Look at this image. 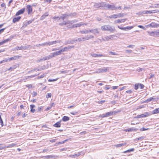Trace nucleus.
I'll list each match as a JSON object with an SVG mask.
<instances>
[{"mask_svg": "<svg viewBox=\"0 0 159 159\" xmlns=\"http://www.w3.org/2000/svg\"><path fill=\"white\" fill-rule=\"evenodd\" d=\"M155 99V98H153L152 97L150 98H149L147 100H146V102H149L151 101L153 99Z\"/></svg>", "mask_w": 159, "mask_h": 159, "instance_id": "obj_30", "label": "nucleus"}, {"mask_svg": "<svg viewBox=\"0 0 159 159\" xmlns=\"http://www.w3.org/2000/svg\"><path fill=\"white\" fill-rule=\"evenodd\" d=\"M159 113V108H157L152 111V114H154Z\"/></svg>", "mask_w": 159, "mask_h": 159, "instance_id": "obj_20", "label": "nucleus"}, {"mask_svg": "<svg viewBox=\"0 0 159 159\" xmlns=\"http://www.w3.org/2000/svg\"><path fill=\"white\" fill-rule=\"evenodd\" d=\"M107 7L109 9H111V10H116V9H119L120 10L121 9V7H116L114 5H111L110 4H108L107 5Z\"/></svg>", "mask_w": 159, "mask_h": 159, "instance_id": "obj_5", "label": "nucleus"}, {"mask_svg": "<svg viewBox=\"0 0 159 159\" xmlns=\"http://www.w3.org/2000/svg\"><path fill=\"white\" fill-rule=\"evenodd\" d=\"M112 38V36L110 35L108 36H107L105 37V39L107 40H109L111 39Z\"/></svg>", "mask_w": 159, "mask_h": 159, "instance_id": "obj_32", "label": "nucleus"}, {"mask_svg": "<svg viewBox=\"0 0 159 159\" xmlns=\"http://www.w3.org/2000/svg\"><path fill=\"white\" fill-rule=\"evenodd\" d=\"M105 100H102V101H100L99 102V104H102V103L104 102H105Z\"/></svg>", "mask_w": 159, "mask_h": 159, "instance_id": "obj_57", "label": "nucleus"}, {"mask_svg": "<svg viewBox=\"0 0 159 159\" xmlns=\"http://www.w3.org/2000/svg\"><path fill=\"white\" fill-rule=\"evenodd\" d=\"M118 88V86H114L112 87V89H117Z\"/></svg>", "mask_w": 159, "mask_h": 159, "instance_id": "obj_54", "label": "nucleus"}, {"mask_svg": "<svg viewBox=\"0 0 159 159\" xmlns=\"http://www.w3.org/2000/svg\"><path fill=\"white\" fill-rule=\"evenodd\" d=\"M139 84L138 85H139V86L140 87V89H143L144 86V85L143 84H140V83H139Z\"/></svg>", "mask_w": 159, "mask_h": 159, "instance_id": "obj_42", "label": "nucleus"}, {"mask_svg": "<svg viewBox=\"0 0 159 159\" xmlns=\"http://www.w3.org/2000/svg\"><path fill=\"white\" fill-rule=\"evenodd\" d=\"M45 44H46L47 45H52V42H48V43H45Z\"/></svg>", "mask_w": 159, "mask_h": 159, "instance_id": "obj_52", "label": "nucleus"}, {"mask_svg": "<svg viewBox=\"0 0 159 159\" xmlns=\"http://www.w3.org/2000/svg\"><path fill=\"white\" fill-rule=\"evenodd\" d=\"M26 9L28 11V14L31 13L33 11V9L32 6L30 5H27L26 6Z\"/></svg>", "mask_w": 159, "mask_h": 159, "instance_id": "obj_7", "label": "nucleus"}, {"mask_svg": "<svg viewBox=\"0 0 159 159\" xmlns=\"http://www.w3.org/2000/svg\"><path fill=\"white\" fill-rule=\"evenodd\" d=\"M132 91L131 90H127L126 91V92L128 93H132Z\"/></svg>", "mask_w": 159, "mask_h": 159, "instance_id": "obj_48", "label": "nucleus"}, {"mask_svg": "<svg viewBox=\"0 0 159 159\" xmlns=\"http://www.w3.org/2000/svg\"><path fill=\"white\" fill-rule=\"evenodd\" d=\"M133 130V129H131V128H130V129H126V131H128V132H129V131H132Z\"/></svg>", "mask_w": 159, "mask_h": 159, "instance_id": "obj_50", "label": "nucleus"}, {"mask_svg": "<svg viewBox=\"0 0 159 159\" xmlns=\"http://www.w3.org/2000/svg\"><path fill=\"white\" fill-rule=\"evenodd\" d=\"M53 126L56 127H60L61 126V121H58L54 124Z\"/></svg>", "mask_w": 159, "mask_h": 159, "instance_id": "obj_19", "label": "nucleus"}, {"mask_svg": "<svg viewBox=\"0 0 159 159\" xmlns=\"http://www.w3.org/2000/svg\"><path fill=\"white\" fill-rule=\"evenodd\" d=\"M118 27L120 29L124 30H125L127 29L128 30H130L131 29H132L133 28V26H128L127 27H125V28L123 27H120L119 26H118Z\"/></svg>", "mask_w": 159, "mask_h": 159, "instance_id": "obj_11", "label": "nucleus"}, {"mask_svg": "<svg viewBox=\"0 0 159 159\" xmlns=\"http://www.w3.org/2000/svg\"><path fill=\"white\" fill-rule=\"evenodd\" d=\"M21 57L20 56H16L14 57L10 58L8 59L9 61H11L12 60H15Z\"/></svg>", "mask_w": 159, "mask_h": 159, "instance_id": "obj_12", "label": "nucleus"}, {"mask_svg": "<svg viewBox=\"0 0 159 159\" xmlns=\"http://www.w3.org/2000/svg\"><path fill=\"white\" fill-rule=\"evenodd\" d=\"M139 84V83L135 84L134 86V89L135 90H137L139 89V85H138Z\"/></svg>", "mask_w": 159, "mask_h": 159, "instance_id": "obj_36", "label": "nucleus"}, {"mask_svg": "<svg viewBox=\"0 0 159 159\" xmlns=\"http://www.w3.org/2000/svg\"><path fill=\"white\" fill-rule=\"evenodd\" d=\"M126 144V143L118 144L116 145L117 147H120Z\"/></svg>", "mask_w": 159, "mask_h": 159, "instance_id": "obj_27", "label": "nucleus"}, {"mask_svg": "<svg viewBox=\"0 0 159 159\" xmlns=\"http://www.w3.org/2000/svg\"><path fill=\"white\" fill-rule=\"evenodd\" d=\"M0 123L2 127L3 126V125H4L3 122V120L1 116L0 115Z\"/></svg>", "mask_w": 159, "mask_h": 159, "instance_id": "obj_31", "label": "nucleus"}, {"mask_svg": "<svg viewBox=\"0 0 159 159\" xmlns=\"http://www.w3.org/2000/svg\"><path fill=\"white\" fill-rule=\"evenodd\" d=\"M44 68L42 67H39V68L36 69L35 70L37 71H41L44 70Z\"/></svg>", "mask_w": 159, "mask_h": 159, "instance_id": "obj_43", "label": "nucleus"}, {"mask_svg": "<svg viewBox=\"0 0 159 159\" xmlns=\"http://www.w3.org/2000/svg\"><path fill=\"white\" fill-rule=\"evenodd\" d=\"M77 112H70V114H71L74 115H75L76 114H77Z\"/></svg>", "mask_w": 159, "mask_h": 159, "instance_id": "obj_62", "label": "nucleus"}, {"mask_svg": "<svg viewBox=\"0 0 159 159\" xmlns=\"http://www.w3.org/2000/svg\"><path fill=\"white\" fill-rule=\"evenodd\" d=\"M101 30L103 31H110L111 32H113L114 31V29L108 25H104L101 27Z\"/></svg>", "mask_w": 159, "mask_h": 159, "instance_id": "obj_2", "label": "nucleus"}, {"mask_svg": "<svg viewBox=\"0 0 159 159\" xmlns=\"http://www.w3.org/2000/svg\"><path fill=\"white\" fill-rule=\"evenodd\" d=\"M126 20L125 19H121V20L118 19L116 21L117 23H120L121 22H124Z\"/></svg>", "mask_w": 159, "mask_h": 159, "instance_id": "obj_24", "label": "nucleus"}, {"mask_svg": "<svg viewBox=\"0 0 159 159\" xmlns=\"http://www.w3.org/2000/svg\"><path fill=\"white\" fill-rule=\"evenodd\" d=\"M125 52L127 53H130L132 52V51L131 50H126Z\"/></svg>", "mask_w": 159, "mask_h": 159, "instance_id": "obj_49", "label": "nucleus"}, {"mask_svg": "<svg viewBox=\"0 0 159 159\" xmlns=\"http://www.w3.org/2000/svg\"><path fill=\"white\" fill-rule=\"evenodd\" d=\"M148 34L151 36H156V31L152 32L147 31Z\"/></svg>", "mask_w": 159, "mask_h": 159, "instance_id": "obj_15", "label": "nucleus"}, {"mask_svg": "<svg viewBox=\"0 0 159 159\" xmlns=\"http://www.w3.org/2000/svg\"><path fill=\"white\" fill-rule=\"evenodd\" d=\"M32 21H33L32 20H30L28 21V22H27L28 24H29L31 23L32 22Z\"/></svg>", "mask_w": 159, "mask_h": 159, "instance_id": "obj_61", "label": "nucleus"}, {"mask_svg": "<svg viewBox=\"0 0 159 159\" xmlns=\"http://www.w3.org/2000/svg\"><path fill=\"white\" fill-rule=\"evenodd\" d=\"M144 114V117L148 116L150 115L149 113L148 112H145Z\"/></svg>", "mask_w": 159, "mask_h": 159, "instance_id": "obj_39", "label": "nucleus"}, {"mask_svg": "<svg viewBox=\"0 0 159 159\" xmlns=\"http://www.w3.org/2000/svg\"><path fill=\"white\" fill-rule=\"evenodd\" d=\"M148 26H150L153 28L157 27H159V25L157 24L154 23H152L150 25H148Z\"/></svg>", "mask_w": 159, "mask_h": 159, "instance_id": "obj_14", "label": "nucleus"}, {"mask_svg": "<svg viewBox=\"0 0 159 159\" xmlns=\"http://www.w3.org/2000/svg\"><path fill=\"white\" fill-rule=\"evenodd\" d=\"M56 141V139H53L50 140V142L52 143L55 142Z\"/></svg>", "mask_w": 159, "mask_h": 159, "instance_id": "obj_60", "label": "nucleus"}, {"mask_svg": "<svg viewBox=\"0 0 159 159\" xmlns=\"http://www.w3.org/2000/svg\"><path fill=\"white\" fill-rule=\"evenodd\" d=\"M16 144L15 143H12L11 144L7 146V147H5V148H12L13 147H14L16 145Z\"/></svg>", "mask_w": 159, "mask_h": 159, "instance_id": "obj_28", "label": "nucleus"}, {"mask_svg": "<svg viewBox=\"0 0 159 159\" xmlns=\"http://www.w3.org/2000/svg\"><path fill=\"white\" fill-rule=\"evenodd\" d=\"M144 13L147 14H152L153 13H157L158 12V11L157 10H154L152 11H144Z\"/></svg>", "mask_w": 159, "mask_h": 159, "instance_id": "obj_9", "label": "nucleus"}, {"mask_svg": "<svg viewBox=\"0 0 159 159\" xmlns=\"http://www.w3.org/2000/svg\"><path fill=\"white\" fill-rule=\"evenodd\" d=\"M0 7V11L1 10L2 8L5 10L6 8V5L5 3L3 2L2 3Z\"/></svg>", "mask_w": 159, "mask_h": 159, "instance_id": "obj_21", "label": "nucleus"}, {"mask_svg": "<svg viewBox=\"0 0 159 159\" xmlns=\"http://www.w3.org/2000/svg\"><path fill=\"white\" fill-rule=\"evenodd\" d=\"M21 18V16H18L16 17H14L12 20V22L13 23H15L16 22L19 21Z\"/></svg>", "mask_w": 159, "mask_h": 159, "instance_id": "obj_10", "label": "nucleus"}, {"mask_svg": "<svg viewBox=\"0 0 159 159\" xmlns=\"http://www.w3.org/2000/svg\"><path fill=\"white\" fill-rule=\"evenodd\" d=\"M44 157L48 159V158H52V157L51 156L48 155V156H45Z\"/></svg>", "mask_w": 159, "mask_h": 159, "instance_id": "obj_44", "label": "nucleus"}, {"mask_svg": "<svg viewBox=\"0 0 159 159\" xmlns=\"http://www.w3.org/2000/svg\"><path fill=\"white\" fill-rule=\"evenodd\" d=\"M120 111V110H119V111H111V112H112V115H115L116 114L118 113V112H119Z\"/></svg>", "mask_w": 159, "mask_h": 159, "instance_id": "obj_37", "label": "nucleus"}, {"mask_svg": "<svg viewBox=\"0 0 159 159\" xmlns=\"http://www.w3.org/2000/svg\"><path fill=\"white\" fill-rule=\"evenodd\" d=\"M52 56H48L47 57H45V58L44 57H43V59L44 60H46L47 59H49L52 57H55L56 56H57V55H60L58 52V51H57V52H56L53 53H52Z\"/></svg>", "mask_w": 159, "mask_h": 159, "instance_id": "obj_4", "label": "nucleus"}, {"mask_svg": "<svg viewBox=\"0 0 159 159\" xmlns=\"http://www.w3.org/2000/svg\"><path fill=\"white\" fill-rule=\"evenodd\" d=\"M111 111L107 112L105 114L102 115V117H106L109 116H110L112 115Z\"/></svg>", "mask_w": 159, "mask_h": 159, "instance_id": "obj_16", "label": "nucleus"}, {"mask_svg": "<svg viewBox=\"0 0 159 159\" xmlns=\"http://www.w3.org/2000/svg\"><path fill=\"white\" fill-rule=\"evenodd\" d=\"M25 11V8H23L19 10L16 13L15 16H18L20 15L23 14Z\"/></svg>", "mask_w": 159, "mask_h": 159, "instance_id": "obj_6", "label": "nucleus"}, {"mask_svg": "<svg viewBox=\"0 0 159 159\" xmlns=\"http://www.w3.org/2000/svg\"><path fill=\"white\" fill-rule=\"evenodd\" d=\"M58 43V42L57 41H52V45L53 44H56L57 43Z\"/></svg>", "mask_w": 159, "mask_h": 159, "instance_id": "obj_55", "label": "nucleus"}, {"mask_svg": "<svg viewBox=\"0 0 159 159\" xmlns=\"http://www.w3.org/2000/svg\"><path fill=\"white\" fill-rule=\"evenodd\" d=\"M58 79V78H56V79H49L48 80V81L49 82H52V81H57Z\"/></svg>", "mask_w": 159, "mask_h": 159, "instance_id": "obj_38", "label": "nucleus"}, {"mask_svg": "<svg viewBox=\"0 0 159 159\" xmlns=\"http://www.w3.org/2000/svg\"><path fill=\"white\" fill-rule=\"evenodd\" d=\"M66 141V140H64V141H63L62 142H59L58 143V144H62L64 143Z\"/></svg>", "mask_w": 159, "mask_h": 159, "instance_id": "obj_46", "label": "nucleus"}, {"mask_svg": "<svg viewBox=\"0 0 159 159\" xmlns=\"http://www.w3.org/2000/svg\"><path fill=\"white\" fill-rule=\"evenodd\" d=\"M89 32H91V31L90 30L89 31H88V30H83V31H81V33H82V34H86V33H88Z\"/></svg>", "mask_w": 159, "mask_h": 159, "instance_id": "obj_33", "label": "nucleus"}, {"mask_svg": "<svg viewBox=\"0 0 159 159\" xmlns=\"http://www.w3.org/2000/svg\"><path fill=\"white\" fill-rule=\"evenodd\" d=\"M74 47V46H69L68 47H65L62 49H61V50L62 51V52H67L68 51L69 49H70L71 48H73Z\"/></svg>", "mask_w": 159, "mask_h": 159, "instance_id": "obj_8", "label": "nucleus"}, {"mask_svg": "<svg viewBox=\"0 0 159 159\" xmlns=\"http://www.w3.org/2000/svg\"><path fill=\"white\" fill-rule=\"evenodd\" d=\"M156 36H159V31H156Z\"/></svg>", "mask_w": 159, "mask_h": 159, "instance_id": "obj_53", "label": "nucleus"}, {"mask_svg": "<svg viewBox=\"0 0 159 159\" xmlns=\"http://www.w3.org/2000/svg\"><path fill=\"white\" fill-rule=\"evenodd\" d=\"M4 25V24H2L0 25V28H1ZM5 28H3L0 30V34H1L2 32H3L5 30Z\"/></svg>", "mask_w": 159, "mask_h": 159, "instance_id": "obj_26", "label": "nucleus"}, {"mask_svg": "<svg viewBox=\"0 0 159 159\" xmlns=\"http://www.w3.org/2000/svg\"><path fill=\"white\" fill-rule=\"evenodd\" d=\"M30 107L31 108L30 111L33 113H34L35 111V109H34L35 107V105L32 104L30 105Z\"/></svg>", "mask_w": 159, "mask_h": 159, "instance_id": "obj_18", "label": "nucleus"}, {"mask_svg": "<svg viewBox=\"0 0 159 159\" xmlns=\"http://www.w3.org/2000/svg\"><path fill=\"white\" fill-rule=\"evenodd\" d=\"M52 94L51 93H48L46 96V98H50Z\"/></svg>", "mask_w": 159, "mask_h": 159, "instance_id": "obj_41", "label": "nucleus"}, {"mask_svg": "<svg viewBox=\"0 0 159 159\" xmlns=\"http://www.w3.org/2000/svg\"><path fill=\"white\" fill-rule=\"evenodd\" d=\"M48 13H45V14H44V15L42 16V18L43 17V18H44L45 17L48 16Z\"/></svg>", "mask_w": 159, "mask_h": 159, "instance_id": "obj_45", "label": "nucleus"}, {"mask_svg": "<svg viewBox=\"0 0 159 159\" xmlns=\"http://www.w3.org/2000/svg\"><path fill=\"white\" fill-rule=\"evenodd\" d=\"M91 56L94 57H104V55H103L102 54H93L91 55Z\"/></svg>", "mask_w": 159, "mask_h": 159, "instance_id": "obj_13", "label": "nucleus"}, {"mask_svg": "<svg viewBox=\"0 0 159 159\" xmlns=\"http://www.w3.org/2000/svg\"><path fill=\"white\" fill-rule=\"evenodd\" d=\"M2 145V144H0V150H2V149H3L5 148V147H1V145Z\"/></svg>", "mask_w": 159, "mask_h": 159, "instance_id": "obj_59", "label": "nucleus"}, {"mask_svg": "<svg viewBox=\"0 0 159 159\" xmlns=\"http://www.w3.org/2000/svg\"><path fill=\"white\" fill-rule=\"evenodd\" d=\"M3 62H5L8 61V59H4L2 60Z\"/></svg>", "mask_w": 159, "mask_h": 159, "instance_id": "obj_56", "label": "nucleus"}, {"mask_svg": "<svg viewBox=\"0 0 159 159\" xmlns=\"http://www.w3.org/2000/svg\"><path fill=\"white\" fill-rule=\"evenodd\" d=\"M17 67V66L16 65H14L13 68L11 67H10L8 69V70L9 71H12V70H13L14 69H16Z\"/></svg>", "mask_w": 159, "mask_h": 159, "instance_id": "obj_29", "label": "nucleus"}, {"mask_svg": "<svg viewBox=\"0 0 159 159\" xmlns=\"http://www.w3.org/2000/svg\"><path fill=\"white\" fill-rule=\"evenodd\" d=\"M69 118L67 116H64L62 118V120L64 121H67L69 120Z\"/></svg>", "mask_w": 159, "mask_h": 159, "instance_id": "obj_22", "label": "nucleus"}, {"mask_svg": "<svg viewBox=\"0 0 159 159\" xmlns=\"http://www.w3.org/2000/svg\"><path fill=\"white\" fill-rule=\"evenodd\" d=\"M134 45H130L127 46V47L129 48H133L134 47Z\"/></svg>", "mask_w": 159, "mask_h": 159, "instance_id": "obj_58", "label": "nucleus"}, {"mask_svg": "<svg viewBox=\"0 0 159 159\" xmlns=\"http://www.w3.org/2000/svg\"><path fill=\"white\" fill-rule=\"evenodd\" d=\"M70 24V25H67V27L68 28H74L75 27H80L81 25H87V23H78L76 24L75 25H71V23L69 21H68L67 22H64L63 23H61L59 24V25L61 26L64 25H66L67 24Z\"/></svg>", "mask_w": 159, "mask_h": 159, "instance_id": "obj_1", "label": "nucleus"}, {"mask_svg": "<svg viewBox=\"0 0 159 159\" xmlns=\"http://www.w3.org/2000/svg\"><path fill=\"white\" fill-rule=\"evenodd\" d=\"M124 15L123 13H120L118 14H115L111 15L109 17L110 19H116L118 18L123 17Z\"/></svg>", "mask_w": 159, "mask_h": 159, "instance_id": "obj_3", "label": "nucleus"}, {"mask_svg": "<svg viewBox=\"0 0 159 159\" xmlns=\"http://www.w3.org/2000/svg\"><path fill=\"white\" fill-rule=\"evenodd\" d=\"M109 53H110V54H111V55H117V53L114 52H109Z\"/></svg>", "mask_w": 159, "mask_h": 159, "instance_id": "obj_47", "label": "nucleus"}, {"mask_svg": "<svg viewBox=\"0 0 159 159\" xmlns=\"http://www.w3.org/2000/svg\"><path fill=\"white\" fill-rule=\"evenodd\" d=\"M52 0H45V1L50 3L52 1Z\"/></svg>", "mask_w": 159, "mask_h": 159, "instance_id": "obj_64", "label": "nucleus"}, {"mask_svg": "<svg viewBox=\"0 0 159 159\" xmlns=\"http://www.w3.org/2000/svg\"><path fill=\"white\" fill-rule=\"evenodd\" d=\"M10 40V39H5L3 40L2 42V44H3L4 43H6L7 42H8V41H9Z\"/></svg>", "mask_w": 159, "mask_h": 159, "instance_id": "obj_34", "label": "nucleus"}, {"mask_svg": "<svg viewBox=\"0 0 159 159\" xmlns=\"http://www.w3.org/2000/svg\"><path fill=\"white\" fill-rule=\"evenodd\" d=\"M136 117L137 118H140L142 117H144V114H142L141 115H139L137 116Z\"/></svg>", "mask_w": 159, "mask_h": 159, "instance_id": "obj_35", "label": "nucleus"}, {"mask_svg": "<svg viewBox=\"0 0 159 159\" xmlns=\"http://www.w3.org/2000/svg\"><path fill=\"white\" fill-rule=\"evenodd\" d=\"M134 148H131L128 150H127L123 152V153H126L127 152H133L134 151Z\"/></svg>", "mask_w": 159, "mask_h": 159, "instance_id": "obj_25", "label": "nucleus"}, {"mask_svg": "<svg viewBox=\"0 0 159 159\" xmlns=\"http://www.w3.org/2000/svg\"><path fill=\"white\" fill-rule=\"evenodd\" d=\"M144 139V138L143 137H140L138 139V140H140V139Z\"/></svg>", "mask_w": 159, "mask_h": 159, "instance_id": "obj_63", "label": "nucleus"}, {"mask_svg": "<svg viewBox=\"0 0 159 159\" xmlns=\"http://www.w3.org/2000/svg\"><path fill=\"white\" fill-rule=\"evenodd\" d=\"M138 27L140 28H142V29H144V30H145V28H144V27L142 26V25H139L138 26Z\"/></svg>", "mask_w": 159, "mask_h": 159, "instance_id": "obj_51", "label": "nucleus"}, {"mask_svg": "<svg viewBox=\"0 0 159 159\" xmlns=\"http://www.w3.org/2000/svg\"><path fill=\"white\" fill-rule=\"evenodd\" d=\"M23 48H24L22 46L18 47H16V49L17 50H22V49H23Z\"/></svg>", "mask_w": 159, "mask_h": 159, "instance_id": "obj_40", "label": "nucleus"}, {"mask_svg": "<svg viewBox=\"0 0 159 159\" xmlns=\"http://www.w3.org/2000/svg\"><path fill=\"white\" fill-rule=\"evenodd\" d=\"M68 16V15L66 14H63L62 16L60 17L59 19H62V20H64L65 18H66Z\"/></svg>", "mask_w": 159, "mask_h": 159, "instance_id": "obj_23", "label": "nucleus"}, {"mask_svg": "<svg viewBox=\"0 0 159 159\" xmlns=\"http://www.w3.org/2000/svg\"><path fill=\"white\" fill-rule=\"evenodd\" d=\"M99 72L101 73L104 72H106L108 70V67L104 68H103L99 70Z\"/></svg>", "mask_w": 159, "mask_h": 159, "instance_id": "obj_17", "label": "nucleus"}]
</instances>
